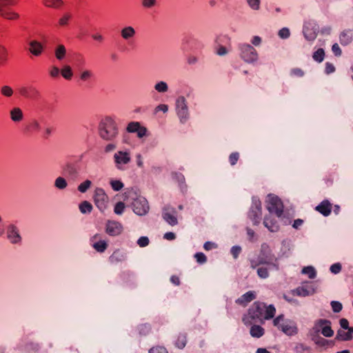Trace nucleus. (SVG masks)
I'll use <instances>...</instances> for the list:
<instances>
[{
    "label": "nucleus",
    "instance_id": "nucleus-48",
    "mask_svg": "<svg viewBox=\"0 0 353 353\" xmlns=\"http://www.w3.org/2000/svg\"><path fill=\"white\" fill-rule=\"evenodd\" d=\"M94 76L93 72L90 70H83L80 74V79L83 81L90 80Z\"/></svg>",
    "mask_w": 353,
    "mask_h": 353
},
{
    "label": "nucleus",
    "instance_id": "nucleus-30",
    "mask_svg": "<svg viewBox=\"0 0 353 353\" xmlns=\"http://www.w3.org/2000/svg\"><path fill=\"white\" fill-rule=\"evenodd\" d=\"M215 46H228L230 43V38L225 34H221L215 39Z\"/></svg>",
    "mask_w": 353,
    "mask_h": 353
},
{
    "label": "nucleus",
    "instance_id": "nucleus-45",
    "mask_svg": "<svg viewBox=\"0 0 353 353\" xmlns=\"http://www.w3.org/2000/svg\"><path fill=\"white\" fill-rule=\"evenodd\" d=\"M312 341H314V343L321 347H325L328 345L330 343H332V341H330L323 337L321 336H314L312 338Z\"/></svg>",
    "mask_w": 353,
    "mask_h": 353
},
{
    "label": "nucleus",
    "instance_id": "nucleus-60",
    "mask_svg": "<svg viewBox=\"0 0 353 353\" xmlns=\"http://www.w3.org/2000/svg\"><path fill=\"white\" fill-rule=\"evenodd\" d=\"M149 353H168L166 348L163 346H156L149 350Z\"/></svg>",
    "mask_w": 353,
    "mask_h": 353
},
{
    "label": "nucleus",
    "instance_id": "nucleus-36",
    "mask_svg": "<svg viewBox=\"0 0 353 353\" xmlns=\"http://www.w3.org/2000/svg\"><path fill=\"white\" fill-rule=\"evenodd\" d=\"M0 16L8 20H17L19 18V14L14 11L8 9L0 14Z\"/></svg>",
    "mask_w": 353,
    "mask_h": 353
},
{
    "label": "nucleus",
    "instance_id": "nucleus-29",
    "mask_svg": "<svg viewBox=\"0 0 353 353\" xmlns=\"http://www.w3.org/2000/svg\"><path fill=\"white\" fill-rule=\"evenodd\" d=\"M264 329L258 325H253L250 330V335L254 338H260L264 334Z\"/></svg>",
    "mask_w": 353,
    "mask_h": 353
},
{
    "label": "nucleus",
    "instance_id": "nucleus-61",
    "mask_svg": "<svg viewBox=\"0 0 353 353\" xmlns=\"http://www.w3.org/2000/svg\"><path fill=\"white\" fill-rule=\"evenodd\" d=\"M60 72H61V71L59 69V68L57 66H54V65L52 66L49 71V74H50V77L52 78L59 77Z\"/></svg>",
    "mask_w": 353,
    "mask_h": 353
},
{
    "label": "nucleus",
    "instance_id": "nucleus-52",
    "mask_svg": "<svg viewBox=\"0 0 353 353\" xmlns=\"http://www.w3.org/2000/svg\"><path fill=\"white\" fill-rule=\"evenodd\" d=\"M110 185L114 191H119L124 186L123 183L120 180H111Z\"/></svg>",
    "mask_w": 353,
    "mask_h": 353
},
{
    "label": "nucleus",
    "instance_id": "nucleus-17",
    "mask_svg": "<svg viewBox=\"0 0 353 353\" xmlns=\"http://www.w3.org/2000/svg\"><path fill=\"white\" fill-rule=\"evenodd\" d=\"M315 210L324 216H327L332 212V204L328 200H323L317 206Z\"/></svg>",
    "mask_w": 353,
    "mask_h": 353
},
{
    "label": "nucleus",
    "instance_id": "nucleus-10",
    "mask_svg": "<svg viewBox=\"0 0 353 353\" xmlns=\"http://www.w3.org/2000/svg\"><path fill=\"white\" fill-rule=\"evenodd\" d=\"M113 159L116 168L125 170V165L131 161L130 153L128 151L119 150L114 153Z\"/></svg>",
    "mask_w": 353,
    "mask_h": 353
},
{
    "label": "nucleus",
    "instance_id": "nucleus-46",
    "mask_svg": "<svg viewBox=\"0 0 353 353\" xmlns=\"http://www.w3.org/2000/svg\"><path fill=\"white\" fill-rule=\"evenodd\" d=\"M92 181L87 179L83 183H80L77 188L78 190L81 193H85L91 186Z\"/></svg>",
    "mask_w": 353,
    "mask_h": 353
},
{
    "label": "nucleus",
    "instance_id": "nucleus-3",
    "mask_svg": "<svg viewBox=\"0 0 353 353\" xmlns=\"http://www.w3.org/2000/svg\"><path fill=\"white\" fill-rule=\"evenodd\" d=\"M273 324L288 336L297 333L296 323L289 319H285L283 314L279 315L273 320Z\"/></svg>",
    "mask_w": 353,
    "mask_h": 353
},
{
    "label": "nucleus",
    "instance_id": "nucleus-62",
    "mask_svg": "<svg viewBox=\"0 0 353 353\" xmlns=\"http://www.w3.org/2000/svg\"><path fill=\"white\" fill-rule=\"evenodd\" d=\"M149 239L147 236H141L137 241V244L141 248L147 246L149 244Z\"/></svg>",
    "mask_w": 353,
    "mask_h": 353
},
{
    "label": "nucleus",
    "instance_id": "nucleus-8",
    "mask_svg": "<svg viewBox=\"0 0 353 353\" xmlns=\"http://www.w3.org/2000/svg\"><path fill=\"white\" fill-rule=\"evenodd\" d=\"M132 200L131 205L135 214L139 216H143L148 212L150 207L145 197L135 195V196L132 198Z\"/></svg>",
    "mask_w": 353,
    "mask_h": 353
},
{
    "label": "nucleus",
    "instance_id": "nucleus-1",
    "mask_svg": "<svg viewBox=\"0 0 353 353\" xmlns=\"http://www.w3.org/2000/svg\"><path fill=\"white\" fill-rule=\"evenodd\" d=\"M276 313L273 305L267 306L264 303L256 301L248 309L242 321L245 325H252L256 323H263L264 320L272 319Z\"/></svg>",
    "mask_w": 353,
    "mask_h": 353
},
{
    "label": "nucleus",
    "instance_id": "nucleus-57",
    "mask_svg": "<svg viewBox=\"0 0 353 353\" xmlns=\"http://www.w3.org/2000/svg\"><path fill=\"white\" fill-rule=\"evenodd\" d=\"M194 258L200 264H203L207 261V257L203 252H197L194 254Z\"/></svg>",
    "mask_w": 353,
    "mask_h": 353
},
{
    "label": "nucleus",
    "instance_id": "nucleus-43",
    "mask_svg": "<svg viewBox=\"0 0 353 353\" xmlns=\"http://www.w3.org/2000/svg\"><path fill=\"white\" fill-rule=\"evenodd\" d=\"M325 323L327 322V319H320L316 320L313 326V330L315 333L318 334L321 332L323 325H325Z\"/></svg>",
    "mask_w": 353,
    "mask_h": 353
},
{
    "label": "nucleus",
    "instance_id": "nucleus-16",
    "mask_svg": "<svg viewBox=\"0 0 353 353\" xmlns=\"http://www.w3.org/2000/svg\"><path fill=\"white\" fill-rule=\"evenodd\" d=\"M19 93L28 99H35L40 96L39 91L34 87H21L19 88Z\"/></svg>",
    "mask_w": 353,
    "mask_h": 353
},
{
    "label": "nucleus",
    "instance_id": "nucleus-53",
    "mask_svg": "<svg viewBox=\"0 0 353 353\" xmlns=\"http://www.w3.org/2000/svg\"><path fill=\"white\" fill-rule=\"evenodd\" d=\"M1 93L6 97H10L13 94V90L8 85H3L1 88Z\"/></svg>",
    "mask_w": 353,
    "mask_h": 353
},
{
    "label": "nucleus",
    "instance_id": "nucleus-12",
    "mask_svg": "<svg viewBox=\"0 0 353 353\" xmlns=\"http://www.w3.org/2000/svg\"><path fill=\"white\" fill-rule=\"evenodd\" d=\"M6 238L12 244H20L21 243L22 237L19 229L15 224L10 223L6 227Z\"/></svg>",
    "mask_w": 353,
    "mask_h": 353
},
{
    "label": "nucleus",
    "instance_id": "nucleus-44",
    "mask_svg": "<svg viewBox=\"0 0 353 353\" xmlns=\"http://www.w3.org/2000/svg\"><path fill=\"white\" fill-rule=\"evenodd\" d=\"M249 8L254 11H258L261 8V0H245Z\"/></svg>",
    "mask_w": 353,
    "mask_h": 353
},
{
    "label": "nucleus",
    "instance_id": "nucleus-20",
    "mask_svg": "<svg viewBox=\"0 0 353 353\" xmlns=\"http://www.w3.org/2000/svg\"><path fill=\"white\" fill-rule=\"evenodd\" d=\"M125 259V253L119 250L114 251L113 253L109 257V261L110 263L112 264H116L124 261Z\"/></svg>",
    "mask_w": 353,
    "mask_h": 353
},
{
    "label": "nucleus",
    "instance_id": "nucleus-56",
    "mask_svg": "<svg viewBox=\"0 0 353 353\" xmlns=\"http://www.w3.org/2000/svg\"><path fill=\"white\" fill-rule=\"evenodd\" d=\"M241 250L242 249L239 245H234L232 247L230 250V253L234 257V259H236L239 257L240 253L241 252Z\"/></svg>",
    "mask_w": 353,
    "mask_h": 353
},
{
    "label": "nucleus",
    "instance_id": "nucleus-6",
    "mask_svg": "<svg viewBox=\"0 0 353 353\" xmlns=\"http://www.w3.org/2000/svg\"><path fill=\"white\" fill-rule=\"evenodd\" d=\"M241 58L248 63H253L258 60V53L256 49L250 44L241 43L239 45Z\"/></svg>",
    "mask_w": 353,
    "mask_h": 353
},
{
    "label": "nucleus",
    "instance_id": "nucleus-41",
    "mask_svg": "<svg viewBox=\"0 0 353 353\" xmlns=\"http://www.w3.org/2000/svg\"><path fill=\"white\" fill-rule=\"evenodd\" d=\"M61 73L62 77L67 80L71 79L73 75L72 68L68 65H65L63 67V68L61 70Z\"/></svg>",
    "mask_w": 353,
    "mask_h": 353
},
{
    "label": "nucleus",
    "instance_id": "nucleus-18",
    "mask_svg": "<svg viewBox=\"0 0 353 353\" xmlns=\"http://www.w3.org/2000/svg\"><path fill=\"white\" fill-rule=\"evenodd\" d=\"M256 299V293L254 291H248L241 295L236 300V303L239 305L246 306L248 303Z\"/></svg>",
    "mask_w": 353,
    "mask_h": 353
},
{
    "label": "nucleus",
    "instance_id": "nucleus-5",
    "mask_svg": "<svg viewBox=\"0 0 353 353\" xmlns=\"http://www.w3.org/2000/svg\"><path fill=\"white\" fill-rule=\"evenodd\" d=\"M266 208L270 214L274 213L278 218L284 219L283 205L281 199L274 194H268L266 200Z\"/></svg>",
    "mask_w": 353,
    "mask_h": 353
},
{
    "label": "nucleus",
    "instance_id": "nucleus-9",
    "mask_svg": "<svg viewBox=\"0 0 353 353\" xmlns=\"http://www.w3.org/2000/svg\"><path fill=\"white\" fill-rule=\"evenodd\" d=\"M176 114L181 123H185L189 119V112L186 100L184 97H179L175 103Z\"/></svg>",
    "mask_w": 353,
    "mask_h": 353
},
{
    "label": "nucleus",
    "instance_id": "nucleus-58",
    "mask_svg": "<svg viewBox=\"0 0 353 353\" xmlns=\"http://www.w3.org/2000/svg\"><path fill=\"white\" fill-rule=\"evenodd\" d=\"M215 49H216V53L219 56H224V55L227 54L228 52L227 46H215Z\"/></svg>",
    "mask_w": 353,
    "mask_h": 353
},
{
    "label": "nucleus",
    "instance_id": "nucleus-27",
    "mask_svg": "<svg viewBox=\"0 0 353 353\" xmlns=\"http://www.w3.org/2000/svg\"><path fill=\"white\" fill-rule=\"evenodd\" d=\"M172 179L178 182L179 185L181 188V190L183 191V190L186 189V185L185 183V176L183 174L179 172H172Z\"/></svg>",
    "mask_w": 353,
    "mask_h": 353
},
{
    "label": "nucleus",
    "instance_id": "nucleus-33",
    "mask_svg": "<svg viewBox=\"0 0 353 353\" xmlns=\"http://www.w3.org/2000/svg\"><path fill=\"white\" fill-rule=\"evenodd\" d=\"M55 57L59 60H63L66 54V49L65 46L62 44H59L57 46L54 50Z\"/></svg>",
    "mask_w": 353,
    "mask_h": 353
},
{
    "label": "nucleus",
    "instance_id": "nucleus-49",
    "mask_svg": "<svg viewBox=\"0 0 353 353\" xmlns=\"http://www.w3.org/2000/svg\"><path fill=\"white\" fill-rule=\"evenodd\" d=\"M43 3L47 7L57 8L63 4L61 0H43Z\"/></svg>",
    "mask_w": 353,
    "mask_h": 353
},
{
    "label": "nucleus",
    "instance_id": "nucleus-24",
    "mask_svg": "<svg viewBox=\"0 0 353 353\" xmlns=\"http://www.w3.org/2000/svg\"><path fill=\"white\" fill-rule=\"evenodd\" d=\"M63 170L72 178H76L79 175V171L77 166L71 163H67L63 167Z\"/></svg>",
    "mask_w": 353,
    "mask_h": 353
},
{
    "label": "nucleus",
    "instance_id": "nucleus-14",
    "mask_svg": "<svg viewBox=\"0 0 353 353\" xmlns=\"http://www.w3.org/2000/svg\"><path fill=\"white\" fill-rule=\"evenodd\" d=\"M123 231L122 225L115 221H108L105 224V232L111 236H116L119 235Z\"/></svg>",
    "mask_w": 353,
    "mask_h": 353
},
{
    "label": "nucleus",
    "instance_id": "nucleus-22",
    "mask_svg": "<svg viewBox=\"0 0 353 353\" xmlns=\"http://www.w3.org/2000/svg\"><path fill=\"white\" fill-rule=\"evenodd\" d=\"M290 293L293 296H307L309 294L307 282L303 283L302 285L291 290Z\"/></svg>",
    "mask_w": 353,
    "mask_h": 353
},
{
    "label": "nucleus",
    "instance_id": "nucleus-23",
    "mask_svg": "<svg viewBox=\"0 0 353 353\" xmlns=\"http://www.w3.org/2000/svg\"><path fill=\"white\" fill-rule=\"evenodd\" d=\"M29 50L33 55L39 56L42 53L43 47L40 42L33 40L29 43Z\"/></svg>",
    "mask_w": 353,
    "mask_h": 353
},
{
    "label": "nucleus",
    "instance_id": "nucleus-63",
    "mask_svg": "<svg viewBox=\"0 0 353 353\" xmlns=\"http://www.w3.org/2000/svg\"><path fill=\"white\" fill-rule=\"evenodd\" d=\"M330 270L333 274H338L341 270V265L339 263H336L330 266Z\"/></svg>",
    "mask_w": 353,
    "mask_h": 353
},
{
    "label": "nucleus",
    "instance_id": "nucleus-51",
    "mask_svg": "<svg viewBox=\"0 0 353 353\" xmlns=\"http://www.w3.org/2000/svg\"><path fill=\"white\" fill-rule=\"evenodd\" d=\"M332 310L335 313L340 312L343 309V305L341 302L337 301H332L330 303Z\"/></svg>",
    "mask_w": 353,
    "mask_h": 353
},
{
    "label": "nucleus",
    "instance_id": "nucleus-28",
    "mask_svg": "<svg viewBox=\"0 0 353 353\" xmlns=\"http://www.w3.org/2000/svg\"><path fill=\"white\" fill-rule=\"evenodd\" d=\"M23 112L19 108H14L10 110V118L14 122H19L23 119Z\"/></svg>",
    "mask_w": 353,
    "mask_h": 353
},
{
    "label": "nucleus",
    "instance_id": "nucleus-47",
    "mask_svg": "<svg viewBox=\"0 0 353 353\" xmlns=\"http://www.w3.org/2000/svg\"><path fill=\"white\" fill-rule=\"evenodd\" d=\"M141 125L139 122L137 121H132L128 123L127 126V131L130 133H134L138 132L139 128Z\"/></svg>",
    "mask_w": 353,
    "mask_h": 353
},
{
    "label": "nucleus",
    "instance_id": "nucleus-54",
    "mask_svg": "<svg viewBox=\"0 0 353 353\" xmlns=\"http://www.w3.org/2000/svg\"><path fill=\"white\" fill-rule=\"evenodd\" d=\"M157 0H142L141 5L144 8H152L157 5Z\"/></svg>",
    "mask_w": 353,
    "mask_h": 353
},
{
    "label": "nucleus",
    "instance_id": "nucleus-40",
    "mask_svg": "<svg viewBox=\"0 0 353 353\" xmlns=\"http://www.w3.org/2000/svg\"><path fill=\"white\" fill-rule=\"evenodd\" d=\"M312 58L318 63H321L325 58V51L323 48H319L312 55Z\"/></svg>",
    "mask_w": 353,
    "mask_h": 353
},
{
    "label": "nucleus",
    "instance_id": "nucleus-31",
    "mask_svg": "<svg viewBox=\"0 0 353 353\" xmlns=\"http://www.w3.org/2000/svg\"><path fill=\"white\" fill-rule=\"evenodd\" d=\"M327 323H325V325H323L322 329L321 330V333L325 337H331L334 335V330L331 327V321L330 320H327Z\"/></svg>",
    "mask_w": 353,
    "mask_h": 353
},
{
    "label": "nucleus",
    "instance_id": "nucleus-42",
    "mask_svg": "<svg viewBox=\"0 0 353 353\" xmlns=\"http://www.w3.org/2000/svg\"><path fill=\"white\" fill-rule=\"evenodd\" d=\"M139 333L141 336H147L151 331V326L150 324H141L138 327Z\"/></svg>",
    "mask_w": 353,
    "mask_h": 353
},
{
    "label": "nucleus",
    "instance_id": "nucleus-15",
    "mask_svg": "<svg viewBox=\"0 0 353 353\" xmlns=\"http://www.w3.org/2000/svg\"><path fill=\"white\" fill-rule=\"evenodd\" d=\"M101 235L99 234H94L91 239L90 241L92 243V248L98 252L103 253L108 248V243L104 240H101Z\"/></svg>",
    "mask_w": 353,
    "mask_h": 353
},
{
    "label": "nucleus",
    "instance_id": "nucleus-13",
    "mask_svg": "<svg viewBox=\"0 0 353 353\" xmlns=\"http://www.w3.org/2000/svg\"><path fill=\"white\" fill-rule=\"evenodd\" d=\"M176 211L172 207L165 206L163 208L162 217L163 220L172 226L178 224Z\"/></svg>",
    "mask_w": 353,
    "mask_h": 353
},
{
    "label": "nucleus",
    "instance_id": "nucleus-50",
    "mask_svg": "<svg viewBox=\"0 0 353 353\" xmlns=\"http://www.w3.org/2000/svg\"><path fill=\"white\" fill-rule=\"evenodd\" d=\"M125 208V203L122 201L117 202L114 208V212L116 214L121 215Z\"/></svg>",
    "mask_w": 353,
    "mask_h": 353
},
{
    "label": "nucleus",
    "instance_id": "nucleus-64",
    "mask_svg": "<svg viewBox=\"0 0 353 353\" xmlns=\"http://www.w3.org/2000/svg\"><path fill=\"white\" fill-rule=\"evenodd\" d=\"M239 154L238 152H232L229 157V161L232 165H234L238 161Z\"/></svg>",
    "mask_w": 353,
    "mask_h": 353
},
{
    "label": "nucleus",
    "instance_id": "nucleus-34",
    "mask_svg": "<svg viewBox=\"0 0 353 353\" xmlns=\"http://www.w3.org/2000/svg\"><path fill=\"white\" fill-rule=\"evenodd\" d=\"M8 50L3 46L0 45V66L5 65L8 61Z\"/></svg>",
    "mask_w": 353,
    "mask_h": 353
},
{
    "label": "nucleus",
    "instance_id": "nucleus-37",
    "mask_svg": "<svg viewBox=\"0 0 353 353\" xmlns=\"http://www.w3.org/2000/svg\"><path fill=\"white\" fill-rule=\"evenodd\" d=\"M54 185L58 190H64L68 186V182L63 177L58 176L54 181Z\"/></svg>",
    "mask_w": 353,
    "mask_h": 353
},
{
    "label": "nucleus",
    "instance_id": "nucleus-35",
    "mask_svg": "<svg viewBox=\"0 0 353 353\" xmlns=\"http://www.w3.org/2000/svg\"><path fill=\"white\" fill-rule=\"evenodd\" d=\"M17 0H0V14L8 9L10 6L16 5Z\"/></svg>",
    "mask_w": 353,
    "mask_h": 353
},
{
    "label": "nucleus",
    "instance_id": "nucleus-38",
    "mask_svg": "<svg viewBox=\"0 0 353 353\" xmlns=\"http://www.w3.org/2000/svg\"><path fill=\"white\" fill-rule=\"evenodd\" d=\"M187 343V336L186 334H179L177 339L175 342V345L179 348L183 349L185 347Z\"/></svg>",
    "mask_w": 353,
    "mask_h": 353
},
{
    "label": "nucleus",
    "instance_id": "nucleus-59",
    "mask_svg": "<svg viewBox=\"0 0 353 353\" xmlns=\"http://www.w3.org/2000/svg\"><path fill=\"white\" fill-rule=\"evenodd\" d=\"M290 35V30L288 28H283L279 31V36L281 39H288Z\"/></svg>",
    "mask_w": 353,
    "mask_h": 353
},
{
    "label": "nucleus",
    "instance_id": "nucleus-26",
    "mask_svg": "<svg viewBox=\"0 0 353 353\" xmlns=\"http://www.w3.org/2000/svg\"><path fill=\"white\" fill-rule=\"evenodd\" d=\"M335 340L339 341H349L352 340V336L349 330L345 331V330L339 329L337 331Z\"/></svg>",
    "mask_w": 353,
    "mask_h": 353
},
{
    "label": "nucleus",
    "instance_id": "nucleus-21",
    "mask_svg": "<svg viewBox=\"0 0 353 353\" xmlns=\"http://www.w3.org/2000/svg\"><path fill=\"white\" fill-rule=\"evenodd\" d=\"M339 39L341 45H348L353 39V30H345L341 33Z\"/></svg>",
    "mask_w": 353,
    "mask_h": 353
},
{
    "label": "nucleus",
    "instance_id": "nucleus-11",
    "mask_svg": "<svg viewBox=\"0 0 353 353\" xmlns=\"http://www.w3.org/2000/svg\"><path fill=\"white\" fill-rule=\"evenodd\" d=\"M93 199L96 206L101 212H103L107 208L108 197L103 189L101 188H96Z\"/></svg>",
    "mask_w": 353,
    "mask_h": 353
},
{
    "label": "nucleus",
    "instance_id": "nucleus-2",
    "mask_svg": "<svg viewBox=\"0 0 353 353\" xmlns=\"http://www.w3.org/2000/svg\"><path fill=\"white\" fill-rule=\"evenodd\" d=\"M97 130L100 138L108 141H114L119 134L117 124L110 117L102 118L98 124Z\"/></svg>",
    "mask_w": 353,
    "mask_h": 353
},
{
    "label": "nucleus",
    "instance_id": "nucleus-32",
    "mask_svg": "<svg viewBox=\"0 0 353 353\" xmlns=\"http://www.w3.org/2000/svg\"><path fill=\"white\" fill-rule=\"evenodd\" d=\"M154 90L159 93H165L168 91V85L165 81H157L154 85Z\"/></svg>",
    "mask_w": 353,
    "mask_h": 353
},
{
    "label": "nucleus",
    "instance_id": "nucleus-7",
    "mask_svg": "<svg viewBox=\"0 0 353 353\" xmlns=\"http://www.w3.org/2000/svg\"><path fill=\"white\" fill-rule=\"evenodd\" d=\"M261 202L259 198L254 196L252 199V205L248 212V217L254 225H258L261 220Z\"/></svg>",
    "mask_w": 353,
    "mask_h": 353
},
{
    "label": "nucleus",
    "instance_id": "nucleus-4",
    "mask_svg": "<svg viewBox=\"0 0 353 353\" xmlns=\"http://www.w3.org/2000/svg\"><path fill=\"white\" fill-rule=\"evenodd\" d=\"M259 263H265L270 266V269L279 270L278 259L271 254L270 247L266 243H263L261 247Z\"/></svg>",
    "mask_w": 353,
    "mask_h": 353
},
{
    "label": "nucleus",
    "instance_id": "nucleus-19",
    "mask_svg": "<svg viewBox=\"0 0 353 353\" xmlns=\"http://www.w3.org/2000/svg\"><path fill=\"white\" fill-rule=\"evenodd\" d=\"M263 225L272 232H277L279 229L277 221L274 218L272 217L271 215L265 216Z\"/></svg>",
    "mask_w": 353,
    "mask_h": 353
},
{
    "label": "nucleus",
    "instance_id": "nucleus-25",
    "mask_svg": "<svg viewBox=\"0 0 353 353\" xmlns=\"http://www.w3.org/2000/svg\"><path fill=\"white\" fill-rule=\"evenodd\" d=\"M136 34L135 30L132 26H127L121 30V35L125 40L131 39Z\"/></svg>",
    "mask_w": 353,
    "mask_h": 353
},
{
    "label": "nucleus",
    "instance_id": "nucleus-55",
    "mask_svg": "<svg viewBox=\"0 0 353 353\" xmlns=\"http://www.w3.org/2000/svg\"><path fill=\"white\" fill-rule=\"evenodd\" d=\"M257 274L261 279H267L269 276V272L267 268L261 267L257 269Z\"/></svg>",
    "mask_w": 353,
    "mask_h": 353
},
{
    "label": "nucleus",
    "instance_id": "nucleus-39",
    "mask_svg": "<svg viewBox=\"0 0 353 353\" xmlns=\"http://www.w3.org/2000/svg\"><path fill=\"white\" fill-rule=\"evenodd\" d=\"M92 210V204L87 201H84L79 204V210L82 214L90 213Z\"/></svg>",
    "mask_w": 353,
    "mask_h": 353
}]
</instances>
